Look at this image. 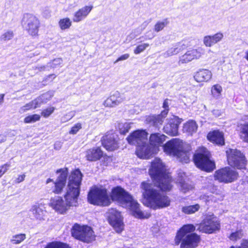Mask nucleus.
I'll use <instances>...</instances> for the list:
<instances>
[{"label":"nucleus","mask_w":248,"mask_h":248,"mask_svg":"<svg viewBox=\"0 0 248 248\" xmlns=\"http://www.w3.org/2000/svg\"><path fill=\"white\" fill-rule=\"evenodd\" d=\"M41 116L38 114H33L26 116L24 119V122L25 124L34 123L40 121Z\"/></svg>","instance_id":"4c0bfd02"},{"label":"nucleus","mask_w":248,"mask_h":248,"mask_svg":"<svg viewBox=\"0 0 248 248\" xmlns=\"http://www.w3.org/2000/svg\"><path fill=\"white\" fill-rule=\"evenodd\" d=\"M192 160L197 168L206 172H211L216 168L211 152L203 146L198 148L193 155Z\"/></svg>","instance_id":"39448f33"},{"label":"nucleus","mask_w":248,"mask_h":248,"mask_svg":"<svg viewBox=\"0 0 248 248\" xmlns=\"http://www.w3.org/2000/svg\"><path fill=\"white\" fill-rule=\"evenodd\" d=\"M56 174L60 173L56 181L48 178L46 180V184L52 182L53 186L47 185L46 186V191L50 194L59 195L62 193L66 186L67 179L68 169L67 167L61 168L55 171Z\"/></svg>","instance_id":"0eeeda50"},{"label":"nucleus","mask_w":248,"mask_h":248,"mask_svg":"<svg viewBox=\"0 0 248 248\" xmlns=\"http://www.w3.org/2000/svg\"><path fill=\"white\" fill-rule=\"evenodd\" d=\"M230 248H248V238L242 239L239 247H235L232 246Z\"/></svg>","instance_id":"de8ad7c7"},{"label":"nucleus","mask_w":248,"mask_h":248,"mask_svg":"<svg viewBox=\"0 0 248 248\" xmlns=\"http://www.w3.org/2000/svg\"><path fill=\"white\" fill-rule=\"evenodd\" d=\"M183 146V142L179 139H172L163 144L164 152L167 155L175 156Z\"/></svg>","instance_id":"f3484780"},{"label":"nucleus","mask_w":248,"mask_h":248,"mask_svg":"<svg viewBox=\"0 0 248 248\" xmlns=\"http://www.w3.org/2000/svg\"><path fill=\"white\" fill-rule=\"evenodd\" d=\"M149 173L153 184L148 181H143L140 186L144 190L143 196L146 200V205L154 210L169 207L171 200L163 192H170L172 190V177L167 171L165 166L159 159H155L152 162Z\"/></svg>","instance_id":"f257e3e1"},{"label":"nucleus","mask_w":248,"mask_h":248,"mask_svg":"<svg viewBox=\"0 0 248 248\" xmlns=\"http://www.w3.org/2000/svg\"><path fill=\"white\" fill-rule=\"evenodd\" d=\"M198 127V126L196 121L193 120H190L184 124L183 130L184 132L189 135H192L194 133L197 132Z\"/></svg>","instance_id":"7c9ffc66"},{"label":"nucleus","mask_w":248,"mask_h":248,"mask_svg":"<svg viewBox=\"0 0 248 248\" xmlns=\"http://www.w3.org/2000/svg\"><path fill=\"white\" fill-rule=\"evenodd\" d=\"M196 226L197 231L206 234L216 233L219 231L221 228L220 221L213 214L206 215Z\"/></svg>","instance_id":"9d476101"},{"label":"nucleus","mask_w":248,"mask_h":248,"mask_svg":"<svg viewBox=\"0 0 248 248\" xmlns=\"http://www.w3.org/2000/svg\"><path fill=\"white\" fill-rule=\"evenodd\" d=\"M175 157L183 163H188L190 161V157L192 153L191 148L184 149L183 147L180 149Z\"/></svg>","instance_id":"c85d7f7f"},{"label":"nucleus","mask_w":248,"mask_h":248,"mask_svg":"<svg viewBox=\"0 0 248 248\" xmlns=\"http://www.w3.org/2000/svg\"><path fill=\"white\" fill-rule=\"evenodd\" d=\"M131 128V126L128 123H124L119 128V133L120 134L125 135L128 133Z\"/></svg>","instance_id":"c03bdc74"},{"label":"nucleus","mask_w":248,"mask_h":248,"mask_svg":"<svg viewBox=\"0 0 248 248\" xmlns=\"http://www.w3.org/2000/svg\"><path fill=\"white\" fill-rule=\"evenodd\" d=\"M124 100L121 93L118 91L111 93L103 102V105L106 108H113L119 105Z\"/></svg>","instance_id":"412c9836"},{"label":"nucleus","mask_w":248,"mask_h":248,"mask_svg":"<svg viewBox=\"0 0 248 248\" xmlns=\"http://www.w3.org/2000/svg\"><path fill=\"white\" fill-rule=\"evenodd\" d=\"M169 21L167 18L164 19L162 21L157 22L155 25L154 30L156 32L162 31L168 24Z\"/></svg>","instance_id":"a19ab883"},{"label":"nucleus","mask_w":248,"mask_h":248,"mask_svg":"<svg viewBox=\"0 0 248 248\" xmlns=\"http://www.w3.org/2000/svg\"><path fill=\"white\" fill-rule=\"evenodd\" d=\"M200 209V205L198 204L194 205L185 206L182 208V211L186 215L192 214L198 211Z\"/></svg>","instance_id":"72a5a7b5"},{"label":"nucleus","mask_w":248,"mask_h":248,"mask_svg":"<svg viewBox=\"0 0 248 248\" xmlns=\"http://www.w3.org/2000/svg\"><path fill=\"white\" fill-rule=\"evenodd\" d=\"M10 167V164L6 163L0 167V178L6 172Z\"/></svg>","instance_id":"49530a36"},{"label":"nucleus","mask_w":248,"mask_h":248,"mask_svg":"<svg viewBox=\"0 0 248 248\" xmlns=\"http://www.w3.org/2000/svg\"><path fill=\"white\" fill-rule=\"evenodd\" d=\"M102 146L108 151L113 152L120 147L118 135L113 130L107 132L100 140Z\"/></svg>","instance_id":"ddd939ff"},{"label":"nucleus","mask_w":248,"mask_h":248,"mask_svg":"<svg viewBox=\"0 0 248 248\" xmlns=\"http://www.w3.org/2000/svg\"><path fill=\"white\" fill-rule=\"evenodd\" d=\"M167 137L163 134L154 133L151 134L149 137V143L154 147L158 148L163 145Z\"/></svg>","instance_id":"393cba45"},{"label":"nucleus","mask_w":248,"mask_h":248,"mask_svg":"<svg viewBox=\"0 0 248 248\" xmlns=\"http://www.w3.org/2000/svg\"><path fill=\"white\" fill-rule=\"evenodd\" d=\"M206 138L215 145L222 146L225 143L224 133L219 130H214L209 132Z\"/></svg>","instance_id":"aec40b11"},{"label":"nucleus","mask_w":248,"mask_h":248,"mask_svg":"<svg viewBox=\"0 0 248 248\" xmlns=\"http://www.w3.org/2000/svg\"><path fill=\"white\" fill-rule=\"evenodd\" d=\"M223 37V34L220 32H217L213 35H207L203 38V43L205 46L211 47L219 42Z\"/></svg>","instance_id":"c756f323"},{"label":"nucleus","mask_w":248,"mask_h":248,"mask_svg":"<svg viewBox=\"0 0 248 248\" xmlns=\"http://www.w3.org/2000/svg\"><path fill=\"white\" fill-rule=\"evenodd\" d=\"M163 108H164V109L162 110L161 111H165V115L167 116L169 111L168 99L167 98L164 100L163 103Z\"/></svg>","instance_id":"09e8293b"},{"label":"nucleus","mask_w":248,"mask_h":248,"mask_svg":"<svg viewBox=\"0 0 248 248\" xmlns=\"http://www.w3.org/2000/svg\"><path fill=\"white\" fill-rule=\"evenodd\" d=\"M71 25L72 21L68 17L62 18L59 21V26L62 30H65L70 28Z\"/></svg>","instance_id":"c9c22d12"},{"label":"nucleus","mask_w":248,"mask_h":248,"mask_svg":"<svg viewBox=\"0 0 248 248\" xmlns=\"http://www.w3.org/2000/svg\"><path fill=\"white\" fill-rule=\"evenodd\" d=\"M129 57V54L128 53L123 54L119 57L117 60L114 62V63L121 61H124L127 59Z\"/></svg>","instance_id":"8fccbe9b"},{"label":"nucleus","mask_w":248,"mask_h":248,"mask_svg":"<svg viewBox=\"0 0 248 248\" xmlns=\"http://www.w3.org/2000/svg\"><path fill=\"white\" fill-rule=\"evenodd\" d=\"M107 156L100 147H94L85 151L86 159L90 162H95Z\"/></svg>","instance_id":"6ab92c4d"},{"label":"nucleus","mask_w":248,"mask_h":248,"mask_svg":"<svg viewBox=\"0 0 248 248\" xmlns=\"http://www.w3.org/2000/svg\"><path fill=\"white\" fill-rule=\"evenodd\" d=\"M212 77L211 72L206 69H201L196 72L194 76L195 80L198 82H207Z\"/></svg>","instance_id":"bb28decb"},{"label":"nucleus","mask_w":248,"mask_h":248,"mask_svg":"<svg viewBox=\"0 0 248 248\" xmlns=\"http://www.w3.org/2000/svg\"><path fill=\"white\" fill-rule=\"evenodd\" d=\"M203 51V49L201 47L188 50L179 58V63H186L194 59H199L202 56Z\"/></svg>","instance_id":"a211bd4d"},{"label":"nucleus","mask_w":248,"mask_h":248,"mask_svg":"<svg viewBox=\"0 0 248 248\" xmlns=\"http://www.w3.org/2000/svg\"><path fill=\"white\" fill-rule=\"evenodd\" d=\"M183 120L176 116L170 118L163 127V131L167 135L174 137L179 135L178 128Z\"/></svg>","instance_id":"4468645a"},{"label":"nucleus","mask_w":248,"mask_h":248,"mask_svg":"<svg viewBox=\"0 0 248 248\" xmlns=\"http://www.w3.org/2000/svg\"><path fill=\"white\" fill-rule=\"evenodd\" d=\"M71 233L75 239L83 243H90L95 239L93 229L87 225L74 224L71 229Z\"/></svg>","instance_id":"1a4fd4ad"},{"label":"nucleus","mask_w":248,"mask_h":248,"mask_svg":"<svg viewBox=\"0 0 248 248\" xmlns=\"http://www.w3.org/2000/svg\"><path fill=\"white\" fill-rule=\"evenodd\" d=\"M45 248H72L71 247L66 243L61 241H54L48 243Z\"/></svg>","instance_id":"2f4dec72"},{"label":"nucleus","mask_w":248,"mask_h":248,"mask_svg":"<svg viewBox=\"0 0 248 248\" xmlns=\"http://www.w3.org/2000/svg\"><path fill=\"white\" fill-rule=\"evenodd\" d=\"M228 164L235 170H247L248 160L245 155L239 150L229 148L226 151Z\"/></svg>","instance_id":"6e6552de"},{"label":"nucleus","mask_w":248,"mask_h":248,"mask_svg":"<svg viewBox=\"0 0 248 248\" xmlns=\"http://www.w3.org/2000/svg\"><path fill=\"white\" fill-rule=\"evenodd\" d=\"M21 23L22 26L25 27L26 31L29 35L32 37L38 36L41 22L35 15L31 13L24 14Z\"/></svg>","instance_id":"9b49d317"},{"label":"nucleus","mask_w":248,"mask_h":248,"mask_svg":"<svg viewBox=\"0 0 248 248\" xmlns=\"http://www.w3.org/2000/svg\"><path fill=\"white\" fill-rule=\"evenodd\" d=\"M56 77V76L54 74H49L46 77V79L48 78H51L52 79H54Z\"/></svg>","instance_id":"603ef678"},{"label":"nucleus","mask_w":248,"mask_h":248,"mask_svg":"<svg viewBox=\"0 0 248 248\" xmlns=\"http://www.w3.org/2000/svg\"><path fill=\"white\" fill-rule=\"evenodd\" d=\"M39 107V104L38 101L37 99H34L22 106L20 108V109L22 112H25L29 110L35 109Z\"/></svg>","instance_id":"473e14b6"},{"label":"nucleus","mask_w":248,"mask_h":248,"mask_svg":"<svg viewBox=\"0 0 248 248\" xmlns=\"http://www.w3.org/2000/svg\"><path fill=\"white\" fill-rule=\"evenodd\" d=\"M165 114V111H161L158 115H148L146 117L145 121L148 124L158 127L162 124L164 119L167 117Z\"/></svg>","instance_id":"b1692460"},{"label":"nucleus","mask_w":248,"mask_h":248,"mask_svg":"<svg viewBox=\"0 0 248 248\" xmlns=\"http://www.w3.org/2000/svg\"><path fill=\"white\" fill-rule=\"evenodd\" d=\"M214 180L224 184L231 183L236 181L239 177L238 172L230 166H226L215 171Z\"/></svg>","instance_id":"f8f14e48"},{"label":"nucleus","mask_w":248,"mask_h":248,"mask_svg":"<svg viewBox=\"0 0 248 248\" xmlns=\"http://www.w3.org/2000/svg\"><path fill=\"white\" fill-rule=\"evenodd\" d=\"M82 177L79 169L71 171L68 178L67 188L63 195L64 201L61 196L52 198L49 203V206L61 214L66 213L71 207L77 206Z\"/></svg>","instance_id":"f03ea898"},{"label":"nucleus","mask_w":248,"mask_h":248,"mask_svg":"<svg viewBox=\"0 0 248 248\" xmlns=\"http://www.w3.org/2000/svg\"><path fill=\"white\" fill-rule=\"evenodd\" d=\"M111 202H116L121 204L127 206L132 215L139 219H147L149 218L150 213L144 214L140 210V204L133 199V197L121 186L112 187L109 194Z\"/></svg>","instance_id":"7ed1b4c3"},{"label":"nucleus","mask_w":248,"mask_h":248,"mask_svg":"<svg viewBox=\"0 0 248 248\" xmlns=\"http://www.w3.org/2000/svg\"><path fill=\"white\" fill-rule=\"evenodd\" d=\"M196 226L192 224L183 225L177 231L174 237V245L180 248H196L201 241L200 235L194 232Z\"/></svg>","instance_id":"20e7f679"},{"label":"nucleus","mask_w":248,"mask_h":248,"mask_svg":"<svg viewBox=\"0 0 248 248\" xmlns=\"http://www.w3.org/2000/svg\"><path fill=\"white\" fill-rule=\"evenodd\" d=\"M244 118V120H248V114L245 115ZM236 130L239 138L244 142L248 143V122L238 124Z\"/></svg>","instance_id":"a878e982"},{"label":"nucleus","mask_w":248,"mask_h":248,"mask_svg":"<svg viewBox=\"0 0 248 248\" xmlns=\"http://www.w3.org/2000/svg\"><path fill=\"white\" fill-rule=\"evenodd\" d=\"M244 58L248 62V50L246 51Z\"/></svg>","instance_id":"5fc2aeb1"},{"label":"nucleus","mask_w":248,"mask_h":248,"mask_svg":"<svg viewBox=\"0 0 248 248\" xmlns=\"http://www.w3.org/2000/svg\"><path fill=\"white\" fill-rule=\"evenodd\" d=\"M55 109L56 108L54 107H48L42 110L40 115L44 118H47L54 113Z\"/></svg>","instance_id":"58836bf2"},{"label":"nucleus","mask_w":248,"mask_h":248,"mask_svg":"<svg viewBox=\"0 0 248 248\" xmlns=\"http://www.w3.org/2000/svg\"><path fill=\"white\" fill-rule=\"evenodd\" d=\"M222 92V87L218 84H215L211 87L212 95L217 99H218L220 97Z\"/></svg>","instance_id":"e433bc0d"},{"label":"nucleus","mask_w":248,"mask_h":248,"mask_svg":"<svg viewBox=\"0 0 248 248\" xmlns=\"http://www.w3.org/2000/svg\"><path fill=\"white\" fill-rule=\"evenodd\" d=\"M136 153L139 157L142 159H149L152 155L151 147L145 142L137 147Z\"/></svg>","instance_id":"cd10ccee"},{"label":"nucleus","mask_w":248,"mask_h":248,"mask_svg":"<svg viewBox=\"0 0 248 248\" xmlns=\"http://www.w3.org/2000/svg\"><path fill=\"white\" fill-rule=\"evenodd\" d=\"M4 97V94H0V105L2 104L3 101Z\"/></svg>","instance_id":"864d4df0"},{"label":"nucleus","mask_w":248,"mask_h":248,"mask_svg":"<svg viewBox=\"0 0 248 248\" xmlns=\"http://www.w3.org/2000/svg\"><path fill=\"white\" fill-rule=\"evenodd\" d=\"M149 46V45L148 43H144L138 45L134 49V53L135 54H139L144 51Z\"/></svg>","instance_id":"37998d69"},{"label":"nucleus","mask_w":248,"mask_h":248,"mask_svg":"<svg viewBox=\"0 0 248 248\" xmlns=\"http://www.w3.org/2000/svg\"><path fill=\"white\" fill-rule=\"evenodd\" d=\"M87 199L89 203L95 206H108L111 203L108 189L102 186L92 187L88 193Z\"/></svg>","instance_id":"423d86ee"},{"label":"nucleus","mask_w":248,"mask_h":248,"mask_svg":"<svg viewBox=\"0 0 248 248\" xmlns=\"http://www.w3.org/2000/svg\"><path fill=\"white\" fill-rule=\"evenodd\" d=\"M26 238V235L25 233H19L13 236L11 239V242L13 244H19L23 242Z\"/></svg>","instance_id":"ea45409f"},{"label":"nucleus","mask_w":248,"mask_h":248,"mask_svg":"<svg viewBox=\"0 0 248 248\" xmlns=\"http://www.w3.org/2000/svg\"><path fill=\"white\" fill-rule=\"evenodd\" d=\"M191 40V39H186L182 40L181 42L178 43L176 45L169 48L167 50V55L168 56H171L180 53L184 49H186L188 46H190L189 44Z\"/></svg>","instance_id":"4be33fe9"},{"label":"nucleus","mask_w":248,"mask_h":248,"mask_svg":"<svg viewBox=\"0 0 248 248\" xmlns=\"http://www.w3.org/2000/svg\"><path fill=\"white\" fill-rule=\"evenodd\" d=\"M25 177H26V175L25 174H23L18 175L17 178H16L15 181V183L18 184V183H20L24 181V180H25Z\"/></svg>","instance_id":"3c124183"},{"label":"nucleus","mask_w":248,"mask_h":248,"mask_svg":"<svg viewBox=\"0 0 248 248\" xmlns=\"http://www.w3.org/2000/svg\"><path fill=\"white\" fill-rule=\"evenodd\" d=\"M93 9L92 5L85 6L79 8L74 14L73 21L74 22H79L84 19L89 15Z\"/></svg>","instance_id":"5701e85b"},{"label":"nucleus","mask_w":248,"mask_h":248,"mask_svg":"<svg viewBox=\"0 0 248 248\" xmlns=\"http://www.w3.org/2000/svg\"><path fill=\"white\" fill-rule=\"evenodd\" d=\"M243 236V231L241 229L236 230L230 233L228 236L229 239L233 242H236L241 239Z\"/></svg>","instance_id":"f704fd0d"},{"label":"nucleus","mask_w":248,"mask_h":248,"mask_svg":"<svg viewBox=\"0 0 248 248\" xmlns=\"http://www.w3.org/2000/svg\"><path fill=\"white\" fill-rule=\"evenodd\" d=\"M14 37V32L12 31H8L3 33L0 37L1 41H6L10 40Z\"/></svg>","instance_id":"79ce46f5"},{"label":"nucleus","mask_w":248,"mask_h":248,"mask_svg":"<svg viewBox=\"0 0 248 248\" xmlns=\"http://www.w3.org/2000/svg\"><path fill=\"white\" fill-rule=\"evenodd\" d=\"M148 133L145 129H138L133 131L126 138L128 143L137 147L144 144L147 140Z\"/></svg>","instance_id":"2eb2a0df"},{"label":"nucleus","mask_w":248,"mask_h":248,"mask_svg":"<svg viewBox=\"0 0 248 248\" xmlns=\"http://www.w3.org/2000/svg\"><path fill=\"white\" fill-rule=\"evenodd\" d=\"M81 124L79 123H77L71 127V129L69 131V133L72 135L76 134L80 129H81Z\"/></svg>","instance_id":"a18cd8bd"},{"label":"nucleus","mask_w":248,"mask_h":248,"mask_svg":"<svg viewBox=\"0 0 248 248\" xmlns=\"http://www.w3.org/2000/svg\"><path fill=\"white\" fill-rule=\"evenodd\" d=\"M108 221L117 232L124 230V223L120 212L114 209H111L108 213Z\"/></svg>","instance_id":"dca6fc26"}]
</instances>
